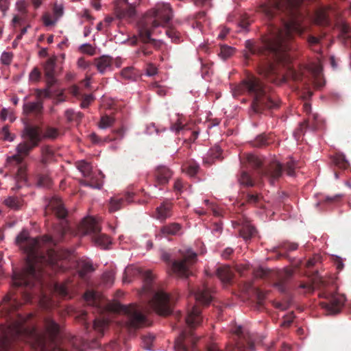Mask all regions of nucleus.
Returning <instances> with one entry per match:
<instances>
[{
  "label": "nucleus",
  "instance_id": "obj_1",
  "mask_svg": "<svg viewBox=\"0 0 351 351\" xmlns=\"http://www.w3.org/2000/svg\"><path fill=\"white\" fill-rule=\"evenodd\" d=\"M46 216L54 215L60 223L53 227L51 235H45L41 238H30L27 230H23L16 238V245L27 254L26 265L20 272L14 271L12 281V291L6 295L1 304V311L8 317L7 325L1 324L2 346L9 350L16 341H23L31 344L40 351H45V337L39 334L36 328L27 325V322L33 317L29 313L25 317L16 313L22 303L18 300L14 291L17 289L24 303L30 302L32 299V289L41 285L42 271L36 267V263L47 261L46 257L40 252L45 244L56 245L64 240V235L70 228L66 219L68 211L62 200L57 196L51 197L45 206Z\"/></svg>",
  "mask_w": 351,
  "mask_h": 351
},
{
  "label": "nucleus",
  "instance_id": "obj_2",
  "mask_svg": "<svg viewBox=\"0 0 351 351\" xmlns=\"http://www.w3.org/2000/svg\"><path fill=\"white\" fill-rule=\"evenodd\" d=\"M173 18V10L169 3H157L154 8L148 10L138 23V36L142 45L136 51L138 56L142 53L149 56L153 51L151 47L156 50L160 49L163 42L152 38V35L161 33L156 32L159 27H165Z\"/></svg>",
  "mask_w": 351,
  "mask_h": 351
},
{
  "label": "nucleus",
  "instance_id": "obj_3",
  "mask_svg": "<svg viewBox=\"0 0 351 351\" xmlns=\"http://www.w3.org/2000/svg\"><path fill=\"white\" fill-rule=\"evenodd\" d=\"M140 276L143 279V285L141 295H147L152 298L149 300V305L160 315L167 316L172 312L173 300L170 295L162 291H156L153 287V281L155 278L152 270L144 269L141 267L129 266L124 271L123 282H130L131 278Z\"/></svg>",
  "mask_w": 351,
  "mask_h": 351
},
{
  "label": "nucleus",
  "instance_id": "obj_4",
  "mask_svg": "<svg viewBox=\"0 0 351 351\" xmlns=\"http://www.w3.org/2000/svg\"><path fill=\"white\" fill-rule=\"evenodd\" d=\"M247 93L252 97L251 108L254 113H262L265 109L278 108V100L263 82L254 75H247L234 88V95Z\"/></svg>",
  "mask_w": 351,
  "mask_h": 351
},
{
  "label": "nucleus",
  "instance_id": "obj_5",
  "mask_svg": "<svg viewBox=\"0 0 351 351\" xmlns=\"http://www.w3.org/2000/svg\"><path fill=\"white\" fill-rule=\"evenodd\" d=\"M241 162L249 164L256 170L257 174L260 177L265 178L271 185L279 180L283 170L289 176L295 175V164L292 161L287 162L285 169L282 165L277 161H272L262 168L263 161L260 158L252 154H247L241 157Z\"/></svg>",
  "mask_w": 351,
  "mask_h": 351
},
{
  "label": "nucleus",
  "instance_id": "obj_6",
  "mask_svg": "<svg viewBox=\"0 0 351 351\" xmlns=\"http://www.w3.org/2000/svg\"><path fill=\"white\" fill-rule=\"evenodd\" d=\"M202 320L199 307L193 306L185 317L187 328L181 332L175 341L176 351H195V343L198 339L194 336L192 330L201 324Z\"/></svg>",
  "mask_w": 351,
  "mask_h": 351
},
{
  "label": "nucleus",
  "instance_id": "obj_7",
  "mask_svg": "<svg viewBox=\"0 0 351 351\" xmlns=\"http://www.w3.org/2000/svg\"><path fill=\"white\" fill-rule=\"evenodd\" d=\"M21 138L23 141L16 147V154L8 157L7 161L12 165H21L18 171L22 174L25 170V167L21 165L25 157L29 156L30 152L39 145L40 138L36 128L32 127H24Z\"/></svg>",
  "mask_w": 351,
  "mask_h": 351
},
{
  "label": "nucleus",
  "instance_id": "obj_8",
  "mask_svg": "<svg viewBox=\"0 0 351 351\" xmlns=\"http://www.w3.org/2000/svg\"><path fill=\"white\" fill-rule=\"evenodd\" d=\"M181 258L171 262V256L168 253H163L162 255V260L171 266V269L173 274L181 278H188L192 275V265L197 261L196 253L191 250L184 252L180 251Z\"/></svg>",
  "mask_w": 351,
  "mask_h": 351
},
{
  "label": "nucleus",
  "instance_id": "obj_9",
  "mask_svg": "<svg viewBox=\"0 0 351 351\" xmlns=\"http://www.w3.org/2000/svg\"><path fill=\"white\" fill-rule=\"evenodd\" d=\"M109 310L126 315L127 324L130 328L136 329L149 325L148 319L142 312V308L136 304L125 306L115 302L109 306Z\"/></svg>",
  "mask_w": 351,
  "mask_h": 351
},
{
  "label": "nucleus",
  "instance_id": "obj_10",
  "mask_svg": "<svg viewBox=\"0 0 351 351\" xmlns=\"http://www.w3.org/2000/svg\"><path fill=\"white\" fill-rule=\"evenodd\" d=\"M79 232L83 234L91 236L93 241L98 246L106 249L111 243L110 239L105 234L101 233L99 223L92 217L84 218L80 223Z\"/></svg>",
  "mask_w": 351,
  "mask_h": 351
},
{
  "label": "nucleus",
  "instance_id": "obj_11",
  "mask_svg": "<svg viewBox=\"0 0 351 351\" xmlns=\"http://www.w3.org/2000/svg\"><path fill=\"white\" fill-rule=\"evenodd\" d=\"M319 296L324 298V300L320 302V305L329 314L338 313L346 301L345 297L339 293L323 292Z\"/></svg>",
  "mask_w": 351,
  "mask_h": 351
},
{
  "label": "nucleus",
  "instance_id": "obj_12",
  "mask_svg": "<svg viewBox=\"0 0 351 351\" xmlns=\"http://www.w3.org/2000/svg\"><path fill=\"white\" fill-rule=\"evenodd\" d=\"M287 75L294 82H302L304 85H308L312 82L317 88H321L325 84L318 68L313 72L312 79L306 77L303 71H298L292 68L289 69Z\"/></svg>",
  "mask_w": 351,
  "mask_h": 351
},
{
  "label": "nucleus",
  "instance_id": "obj_13",
  "mask_svg": "<svg viewBox=\"0 0 351 351\" xmlns=\"http://www.w3.org/2000/svg\"><path fill=\"white\" fill-rule=\"evenodd\" d=\"M237 336L235 345L232 346V351H250L254 348V343L247 339L241 326H237L232 330Z\"/></svg>",
  "mask_w": 351,
  "mask_h": 351
},
{
  "label": "nucleus",
  "instance_id": "obj_14",
  "mask_svg": "<svg viewBox=\"0 0 351 351\" xmlns=\"http://www.w3.org/2000/svg\"><path fill=\"white\" fill-rule=\"evenodd\" d=\"M191 294L193 295L195 300L204 305H208L212 300V290L206 283L196 290H191Z\"/></svg>",
  "mask_w": 351,
  "mask_h": 351
},
{
  "label": "nucleus",
  "instance_id": "obj_15",
  "mask_svg": "<svg viewBox=\"0 0 351 351\" xmlns=\"http://www.w3.org/2000/svg\"><path fill=\"white\" fill-rule=\"evenodd\" d=\"M173 175L172 171L166 166H158L154 171V186H165L168 184Z\"/></svg>",
  "mask_w": 351,
  "mask_h": 351
},
{
  "label": "nucleus",
  "instance_id": "obj_16",
  "mask_svg": "<svg viewBox=\"0 0 351 351\" xmlns=\"http://www.w3.org/2000/svg\"><path fill=\"white\" fill-rule=\"evenodd\" d=\"M134 194L132 193H127L123 196H117L111 197L109 202L108 210L110 213L116 212L126 204L132 202Z\"/></svg>",
  "mask_w": 351,
  "mask_h": 351
},
{
  "label": "nucleus",
  "instance_id": "obj_17",
  "mask_svg": "<svg viewBox=\"0 0 351 351\" xmlns=\"http://www.w3.org/2000/svg\"><path fill=\"white\" fill-rule=\"evenodd\" d=\"M173 204L169 201H164L156 207L154 217L161 221L170 218L173 215Z\"/></svg>",
  "mask_w": 351,
  "mask_h": 351
},
{
  "label": "nucleus",
  "instance_id": "obj_18",
  "mask_svg": "<svg viewBox=\"0 0 351 351\" xmlns=\"http://www.w3.org/2000/svg\"><path fill=\"white\" fill-rule=\"evenodd\" d=\"M104 177V176L101 171H92L88 176L85 177V180L81 181V184L84 186L100 189L103 185Z\"/></svg>",
  "mask_w": 351,
  "mask_h": 351
},
{
  "label": "nucleus",
  "instance_id": "obj_19",
  "mask_svg": "<svg viewBox=\"0 0 351 351\" xmlns=\"http://www.w3.org/2000/svg\"><path fill=\"white\" fill-rule=\"evenodd\" d=\"M56 58H49L44 64V73L46 83L49 87H51L56 82L55 78Z\"/></svg>",
  "mask_w": 351,
  "mask_h": 351
},
{
  "label": "nucleus",
  "instance_id": "obj_20",
  "mask_svg": "<svg viewBox=\"0 0 351 351\" xmlns=\"http://www.w3.org/2000/svg\"><path fill=\"white\" fill-rule=\"evenodd\" d=\"M182 226L178 223H170L162 226L159 230L158 236L162 237H169L178 235L181 231Z\"/></svg>",
  "mask_w": 351,
  "mask_h": 351
},
{
  "label": "nucleus",
  "instance_id": "obj_21",
  "mask_svg": "<svg viewBox=\"0 0 351 351\" xmlns=\"http://www.w3.org/2000/svg\"><path fill=\"white\" fill-rule=\"evenodd\" d=\"M25 127H32L36 128V130L40 136V143L42 141L43 139L47 138L50 140H54L57 138L60 134V132L58 128L51 127V126H47L45 128L44 133L41 134V130L40 127L37 125H26Z\"/></svg>",
  "mask_w": 351,
  "mask_h": 351
},
{
  "label": "nucleus",
  "instance_id": "obj_22",
  "mask_svg": "<svg viewBox=\"0 0 351 351\" xmlns=\"http://www.w3.org/2000/svg\"><path fill=\"white\" fill-rule=\"evenodd\" d=\"M95 64L98 71L104 74L108 71H110L112 67V59L108 56H102L95 59Z\"/></svg>",
  "mask_w": 351,
  "mask_h": 351
},
{
  "label": "nucleus",
  "instance_id": "obj_23",
  "mask_svg": "<svg viewBox=\"0 0 351 351\" xmlns=\"http://www.w3.org/2000/svg\"><path fill=\"white\" fill-rule=\"evenodd\" d=\"M45 326L51 341H55L60 332L59 325L51 318L45 319Z\"/></svg>",
  "mask_w": 351,
  "mask_h": 351
},
{
  "label": "nucleus",
  "instance_id": "obj_24",
  "mask_svg": "<svg viewBox=\"0 0 351 351\" xmlns=\"http://www.w3.org/2000/svg\"><path fill=\"white\" fill-rule=\"evenodd\" d=\"M237 226H240L239 234L245 240L250 239L256 233V229L248 221L235 222Z\"/></svg>",
  "mask_w": 351,
  "mask_h": 351
},
{
  "label": "nucleus",
  "instance_id": "obj_25",
  "mask_svg": "<svg viewBox=\"0 0 351 351\" xmlns=\"http://www.w3.org/2000/svg\"><path fill=\"white\" fill-rule=\"evenodd\" d=\"M292 276V271L285 270L278 274V280L274 283V286L281 292H285L287 290V282Z\"/></svg>",
  "mask_w": 351,
  "mask_h": 351
},
{
  "label": "nucleus",
  "instance_id": "obj_26",
  "mask_svg": "<svg viewBox=\"0 0 351 351\" xmlns=\"http://www.w3.org/2000/svg\"><path fill=\"white\" fill-rule=\"evenodd\" d=\"M244 202L242 205L249 204L254 206H261L263 196L261 193L247 192L243 197Z\"/></svg>",
  "mask_w": 351,
  "mask_h": 351
},
{
  "label": "nucleus",
  "instance_id": "obj_27",
  "mask_svg": "<svg viewBox=\"0 0 351 351\" xmlns=\"http://www.w3.org/2000/svg\"><path fill=\"white\" fill-rule=\"evenodd\" d=\"M43 108V101L27 102L23 104V112L26 114L34 113L38 115L42 113Z\"/></svg>",
  "mask_w": 351,
  "mask_h": 351
},
{
  "label": "nucleus",
  "instance_id": "obj_28",
  "mask_svg": "<svg viewBox=\"0 0 351 351\" xmlns=\"http://www.w3.org/2000/svg\"><path fill=\"white\" fill-rule=\"evenodd\" d=\"M41 158L40 163L43 165H47L51 162L55 156V152L53 148L49 145H44L40 148Z\"/></svg>",
  "mask_w": 351,
  "mask_h": 351
},
{
  "label": "nucleus",
  "instance_id": "obj_29",
  "mask_svg": "<svg viewBox=\"0 0 351 351\" xmlns=\"http://www.w3.org/2000/svg\"><path fill=\"white\" fill-rule=\"evenodd\" d=\"M217 277L223 283H230L232 279L233 274L230 267L221 266L216 271Z\"/></svg>",
  "mask_w": 351,
  "mask_h": 351
},
{
  "label": "nucleus",
  "instance_id": "obj_30",
  "mask_svg": "<svg viewBox=\"0 0 351 351\" xmlns=\"http://www.w3.org/2000/svg\"><path fill=\"white\" fill-rule=\"evenodd\" d=\"M319 118L318 114H313L312 115H309L308 119L305 120L303 123H300V130L301 132H303V129L310 128L312 130H316L319 125Z\"/></svg>",
  "mask_w": 351,
  "mask_h": 351
},
{
  "label": "nucleus",
  "instance_id": "obj_31",
  "mask_svg": "<svg viewBox=\"0 0 351 351\" xmlns=\"http://www.w3.org/2000/svg\"><path fill=\"white\" fill-rule=\"evenodd\" d=\"M298 244L296 243H290L288 241H284L281 243L279 245L274 247L272 249V251L274 252H277L278 250H281L284 252V253H279L278 257L280 258L281 256H285V254L289 252L295 251L298 249Z\"/></svg>",
  "mask_w": 351,
  "mask_h": 351
},
{
  "label": "nucleus",
  "instance_id": "obj_32",
  "mask_svg": "<svg viewBox=\"0 0 351 351\" xmlns=\"http://www.w3.org/2000/svg\"><path fill=\"white\" fill-rule=\"evenodd\" d=\"M55 292L62 298H71L72 297L71 286L68 282L56 283L54 285Z\"/></svg>",
  "mask_w": 351,
  "mask_h": 351
},
{
  "label": "nucleus",
  "instance_id": "obj_33",
  "mask_svg": "<svg viewBox=\"0 0 351 351\" xmlns=\"http://www.w3.org/2000/svg\"><path fill=\"white\" fill-rule=\"evenodd\" d=\"M332 11L331 7H328V9L319 10L315 13V21L319 25H326L328 23L329 12Z\"/></svg>",
  "mask_w": 351,
  "mask_h": 351
},
{
  "label": "nucleus",
  "instance_id": "obj_34",
  "mask_svg": "<svg viewBox=\"0 0 351 351\" xmlns=\"http://www.w3.org/2000/svg\"><path fill=\"white\" fill-rule=\"evenodd\" d=\"M108 326V322L106 319L100 318H95L94 319L93 329L98 334V336L102 337Z\"/></svg>",
  "mask_w": 351,
  "mask_h": 351
},
{
  "label": "nucleus",
  "instance_id": "obj_35",
  "mask_svg": "<svg viewBox=\"0 0 351 351\" xmlns=\"http://www.w3.org/2000/svg\"><path fill=\"white\" fill-rule=\"evenodd\" d=\"M84 298L88 305L101 309L99 300L97 298V295L93 291H87L84 295Z\"/></svg>",
  "mask_w": 351,
  "mask_h": 351
},
{
  "label": "nucleus",
  "instance_id": "obj_36",
  "mask_svg": "<svg viewBox=\"0 0 351 351\" xmlns=\"http://www.w3.org/2000/svg\"><path fill=\"white\" fill-rule=\"evenodd\" d=\"M221 155V149L216 145L212 147L208 152L207 158H204V162L210 165L215 159H220Z\"/></svg>",
  "mask_w": 351,
  "mask_h": 351
},
{
  "label": "nucleus",
  "instance_id": "obj_37",
  "mask_svg": "<svg viewBox=\"0 0 351 351\" xmlns=\"http://www.w3.org/2000/svg\"><path fill=\"white\" fill-rule=\"evenodd\" d=\"M238 181L241 185L245 187H252L255 184V182L252 176L245 170L241 171Z\"/></svg>",
  "mask_w": 351,
  "mask_h": 351
},
{
  "label": "nucleus",
  "instance_id": "obj_38",
  "mask_svg": "<svg viewBox=\"0 0 351 351\" xmlns=\"http://www.w3.org/2000/svg\"><path fill=\"white\" fill-rule=\"evenodd\" d=\"M332 161L337 167L341 169H347L350 165L348 161L346 159V157L343 154H335L332 157Z\"/></svg>",
  "mask_w": 351,
  "mask_h": 351
},
{
  "label": "nucleus",
  "instance_id": "obj_39",
  "mask_svg": "<svg viewBox=\"0 0 351 351\" xmlns=\"http://www.w3.org/2000/svg\"><path fill=\"white\" fill-rule=\"evenodd\" d=\"M199 169V165L194 160L188 161L183 165V170L190 176H195Z\"/></svg>",
  "mask_w": 351,
  "mask_h": 351
},
{
  "label": "nucleus",
  "instance_id": "obj_40",
  "mask_svg": "<svg viewBox=\"0 0 351 351\" xmlns=\"http://www.w3.org/2000/svg\"><path fill=\"white\" fill-rule=\"evenodd\" d=\"M36 184L40 187H49L52 180L47 173H38L36 177Z\"/></svg>",
  "mask_w": 351,
  "mask_h": 351
},
{
  "label": "nucleus",
  "instance_id": "obj_41",
  "mask_svg": "<svg viewBox=\"0 0 351 351\" xmlns=\"http://www.w3.org/2000/svg\"><path fill=\"white\" fill-rule=\"evenodd\" d=\"M117 12L120 18H132L135 15L136 10L134 6L128 4L125 8H122L121 10H117Z\"/></svg>",
  "mask_w": 351,
  "mask_h": 351
},
{
  "label": "nucleus",
  "instance_id": "obj_42",
  "mask_svg": "<svg viewBox=\"0 0 351 351\" xmlns=\"http://www.w3.org/2000/svg\"><path fill=\"white\" fill-rule=\"evenodd\" d=\"M324 285V280L319 279V280H315L313 285H311L308 283H301L300 285V288L304 289L305 293H312L313 292L315 288H318Z\"/></svg>",
  "mask_w": 351,
  "mask_h": 351
},
{
  "label": "nucleus",
  "instance_id": "obj_43",
  "mask_svg": "<svg viewBox=\"0 0 351 351\" xmlns=\"http://www.w3.org/2000/svg\"><path fill=\"white\" fill-rule=\"evenodd\" d=\"M5 204L14 210H19L22 206L21 199L16 197H9L4 201Z\"/></svg>",
  "mask_w": 351,
  "mask_h": 351
},
{
  "label": "nucleus",
  "instance_id": "obj_44",
  "mask_svg": "<svg viewBox=\"0 0 351 351\" xmlns=\"http://www.w3.org/2000/svg\"><path fill=\"white\" fill-rule=\"evenodd\" d=\"M271 143V139L264 134L258 135L252 142V145L256 147H263Z\"/></svg>",
  "mask_w": 351,
  "mask_h": 351
},
{
  "label": "nucleus",
  "instance_id": "obj_45",
  "mask_svg": "<svg viewBox=\"0 0 351 351\" xmlns=\"http://www.w3.org/2000/svg\"><path fill=\"white\" fill-rule=\"evenodd\" d=\"M115 119L113 117L109 115H104L101 117L99 123V127L101 129H106L114 125Z\"/></svg>",
  "mask_w": 351,
  "mask_h": 351
},
{
  "label": "nucleus",
  "instance_id": "obj_46",
  "mask_svg": "<svg viewBox=\"0 0 351 351\" xmlns=\"http://www.w3.org/2000/svg\"><path fill=\"white\" fill-rule=\"evenodd\" d=\"M121 75L127 80H136L138 75L133 67H126L122 69Z\"/></svg>",
  "mask_w": 351,
  "mask_h": 351
},
{
  "label": "nucleus",
  "instance_id": "obj_47",
  "mask_svg": "<svg viewBox=\"0 0 351 351\" xmlns=\"http://www.w3.org/2000/svg\"><path fill=\"white\" fill-rule=\"evenodd\" d=\"M125 128L122 126L118 129L114 130L112 131L113 134L114 135L113 137L110 136H106L104 138V142H110L112 141H115L118 138H123L124 133H125Z\"/></svg>",
  "mask_w": 351,
  "mask_h": 351
},
{
  "label": "nucleus",
  "instance_id": "obj_48",
  "mask_svg": "<svg viewBox=\"0 0 351 351\" xmlns=\"http://www.w3.org/2000/svg\"><path fill=\"white\" fill-rule=\"evenodd\" d=\"M234 52V49L227 46L221 45L220 47V52L219 56L223 60L229 58Z\"/></svg>",
  "mask_w": 351,
  "mask_h": 351
},
{
  "label": "nucleus",
  "instance_id": "obj_49",
  "mask_svg": "<svg viewBox=\"0 0 351 351\" xmlns=\"http://www.w3.org/2000/svg\"><path fill=\"white\" fill-rule=\"evenodd\" d=\"M77 169L82 173L84 177H86L90 174L91 171L90 165L84 160L80 161L77 163Z\"/></svg>",
  "mask_w": 351,
  "mask_h": 351
},
{
  "label": "nucleus",
  "instance_id": "obj_50",
  "mask_svg": "<svg viewBox=\"0 0 351 351\" xmlns=\"http://www.w3.org/2000/svg\"><path fill=\"white\" fill-rule=\"evenodd\" d=\"M51 87H49L47 84V88L45 89H36V95L38 101H41L42 98H47L51 97V91L49 90V88Z\"/></svg>",
  "mask_w": 351,
  "mask_h": 351
},
{
  "label": "nucleus",
  "instance_id": "obj_51",
  "mask_svg": "<svg viewBox=\"0 0 351 351\" xmlns=\"http://www.w3.org/2000/svg\"><path fill=\"white\" fill-rule=\"evenodd\" d=\"M165 33L173 42L178 43L180 41V33L178 32L174 28H167L165 31Z\"/></svg>",
  "mask_w": 351,
  "mask_h": 351
},
{
  "label": "nucleus",
  "instance_id": "obj_52",
  "mask_svg": "<svg viewBox=\"0 0 351 351\" xmlns=\"http://www.w3.org/2000/svg\"><path fill=\"white\" fill-rule=\"evenodd\" d=\"M114 279V273L113 271H108L104 273L103 274V280L104 282L106 285H111Z\"/></svg>",
  "mask_w": 351,
  "mask_h": 351
},
{
  "label": "nucleus",
  "instance_id": "obj_53",
  "mask_svg": "<svg viewBox=\"0 0 351 351\" xmlns=\"http://www.w3.org/2000/svg\"><path fill=\"white\" fill-rule=\"evenodd\" d=\"M13 53L12 52L4 51L1 56V61L5 65H9L12 62Z\"/></svg>",
  "mask_w": 351,
  "mask_h": 351
},
{
  "label": "nucleus",
  "instance_id": "obj_54",
  "mask_svg": "<svg viewBox=\"0 0 351 351\" xmlns=\"http://www.w3.org/2000/svg\"><path fill=\"white\" fill-rule=\"evenodd\" d=\"M251 22L252 21L250 20L249 16L247 14H243L241 17L239 26L243 29H247Z\"/></svg>",
  "mask_w": 351,
  "mask_h": 351
},
{
  "label": "nucleus",
  "instance_id": "obj_55",
  "mask_svg": "<svg viewBox=\"0 0 351 351\" xmlns=\"http://www.w3.org/2000/svg\"><path fill=\"white\" fill-rule=\"evenodd\" d=\"M40 75L41 74L38 69L35 67L33 69V70L31 71L29 74V80L32 82H37L39 80Z\"/></svg>",
  "mask_w": 351,
  "mask_h": 351
},
{
  "label": "nucleus",
  "instance_id": "obj_56",
  "mask_svg": "<svg viewBox=\"0 0 351 351\" xmlns=\"http://www.w3.org/2000/svg\"><path fill=\"white\" fill-rule=\"evenodd\" d=\"M158 72V69L152 63H148L146 66V74L149 76L155 75Z\"/></svg>",
  "mask_w": 351,
  "mask_h": 351
},
{
  "label": "nucleus",
  "instance_id": "obj_57",
  "mask_svg": "<svg viewBox=\"0 0 351 351\" xmlns=\"http://www.w3.org/2000/svg\"><path fill=\"white\" fill-rule=\"evenodd\" d=\"M80 50L82 52L88 55H93L95 53V49L89 44H84L81 45Z\"/></svg>",
  "mask_w": 351,
  "mask_h": 351
},
{
  "label": "nucleus",
  "instance_id": "obj_58",
  "mask_svg": "<svg viewBox=\"0 0 351 351\" xmlns=\"http://www.w3.org/2000/svg\"><path fill=\"white\" fill-rule=\"evenodd\" d=\"M154 337L152 335H149L148 336H144L143 337V341L145 343V348L149 350L150 349V346L152 343V341H154Z\"/></svg>",
  "mask_w": 351,
  "mask_h": 351
},
{
  "label": "nucleus",
  "instance_id": "obj_59",
  "mask_svg": "<svg viewBox=\"0 0 351 351\" xmlns=\"http://www.w3.org/2000/svg\"><path fill=\"white\" fill-rule=\"evenodd\" d=\"M284 318H285V320L281 324V326L289 327L293 321L294 316L293 315V313H291L289 315H287Z\"/></svg>",
  "mask_w": 351,
  "mask_h": 351
},
{
  "label": "nucleus",
  "instance_id": "obj_60",
  "mask_svg": "<svg viewBox=\"0 0 351 351\" xmlns=\"http://www.w3.org/2000/svg\"><path fill=\"white\" fill-rule=\"evenodd\" d=\"M93 100V97H92V95H85V97H84V99L81 103V105H80L81 107L82 108H87Z\"/></svg>",
  "mask_w": 351,
  "mask_h": 351
},
{
  "label": "nucleus",
  "instance_id": "obj_61",
  "mask_svg": "<svg viewBox=\"0 0 351 351\" xmlns=\"http://www.w3.org/2000/svg\"><path fill=\"white\" fill-rule=\"evenodd\" d=\"M341 198V195H336L335 196H332V197H326L324 199V202L326 203H328V204H335V203H337L338 202Z\"/></svg>",
  "mask_w": 351,
  "mask_h": 351
},
{
  "label": "nucleus",
  "instance_id": "obj_62",
  "mask_svg": "<svg viewBox=\"0 0 351 351\" xmlns=\"http://www.w3.org/2000/svg\"><path fill=\"white\" fill-rule=\"evenodd\" d=\"M75 112L72 109H68L65 111L64 115L68 121H73L75 120Z\"/></svg>",
  "mask_w": 351,
  "mask_h": 351
},
{
  "label": "nucleus",
  "instance_id": "obj_63",
  "mask_svg": "<svg viewBox=\"0 0 351 351\" xmlns=\"http://www.w3.org/2000/svg\"><path fill=\"white\" fill-rule=\"evenodd\" d=\"M9 2L8 0H0V10L3 12V15L9 8Z\"/></svg>",
  "mask_w": 351,
  "mask_h": 351
},
{
  "label": "nucleus",
  "instance_id": "obj_64",
  "mask_svg": "<svg viewBox=\"0 0 351 351\" xmlns=\"http://www.w3.org/2000/svg\"><path fill=\"white\" fill-rule=\"evenodd\" d=\"M320 39L314 36H310L308 38V43L310 47L315 46L319 43Z\"/></svg>",
  "mask_w": 351,
  "mask_h": 351
}]
</instances>
